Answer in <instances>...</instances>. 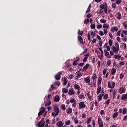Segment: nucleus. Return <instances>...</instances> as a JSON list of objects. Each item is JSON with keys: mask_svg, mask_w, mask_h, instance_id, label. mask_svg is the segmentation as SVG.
Instances as JSON below:
<instances>
[{"mask_svg": "<svg viewBox=\"0 0 127 127\" xmlns=\"http://www.w3.org/2000/svg\"><path fill=\"white\" fill-rule=\"evenodd\" d=\"M109 44L110 46H112V45H113V40H109Z\"/></svg>", "mask_w": 127, "mask_h": 127, "instance_id": "56", "label": "nucleus"}, {"mask_svg": "<svg viewBox=\"0 0 127 127\" xmlns=\"http://www.w3.org/2000/svg\"><path fill=\"white\" fill-rule=\"evenodd\" d=\"M122 2V0H116V4H120Z\"/></svg>", "mask_w": 127, "mask_h": 127, "instance_id": "59", "label": "nucleus"}, {"mask_svg": "<svg viewBox=\"0 0 127 127\" xmlns=\"http://www.w3.org/2000/svg\"><path fill=\"white\" fill-rule=\"evenodd\" d=\"M108 98H109V95H108V94H105L103 99L104 100H107Z\"/></svg>", "mask_w": 127, "mask_h": 127, "instance_id": "44", "label": "nucleus"}, {"mask_svg": "<svg viewBox=\"0 0 127 127\" xmlns=\"http://www.w3.org/2000/svg\"><path fill=\"white\" fill-rule=\"evenodd\" d=\"M115 46L116 47V48H120V45H119V43H115Z\"/></svg>", "mask_w": 127, "mask_h": 127, "instance_id": "60", "label": "nucleus"}, {"mask_svg": "<svg viewBox=\"0 0 127 127\" xmlns=\"http://www.w3.org/2000/svg\"><path fill=\"white\" fill-rule=\"evenodd\" d=\"M67 114H71L72 113V108H69L66 111Z\"/></svg>", "mask_w": 127, "mask_h": 127, "instance_id": "27", "label": "nucleus"}, {"mask_svg": "<svg viewBox=\"0 0 127 127\" xmlns=\"http://www.w3.org/2000/svg\"><path fill=\"white\" fill-rule=\"evenodd\" d=\"M87 97L89 101H91V100H92V96L90 95V91H88L87 93Z\"/></svg>", "mask_w": 127, "mask_h": 127, "instance_id": "30", "label": "nucleus"}, {"mask_svg": "<svg viewBox=\"0 0 127 127\" xmlns=\"http://www.w3.org/2000/svg\"><path fill=\"white\" fill-rule=\"evenodd\" d=\"M74 121L75 124H76V125H77V124H79V120H78V119L75 118L74 119Z\"/></svg>", "mask_w": 127, "mask_h": 127, "instance_id": "52", "label": "nucleus"}, {"mask_svg": "<svg viewBox=\"0 0 127 127\" xmlns=\"http://www.w3.org/2000/svg\"><path fill=\"white\" fill-rule=\"evenodd\" d=\"M90 27L91 29H95V28H96V25H95L94 24H91Z\"/></svg>", "mask_w": 127, "mask_h": 127, "instance_id": "47", "label": "nucleus"}, {"mask_svg": "<svg viewBox=\"0 0 127 127\" xmlns=\"http://www.w3.org/2000/svg\"><path fill=\"white\" fill-rule=\"evenodd\" d=\"M92 78L93 80V81H95V80L97 79V74L96 73H94L93 76H92Z\"/></svg>", "mask_w": 127, "mask_h": 127, "instance_id": "25", "label": "nucleus"}, {"mask_svg": "<svg viewBox=\"0 0 127 127\" xmlns=\"http://www.w3.org/2000/svg\"><path fill=\"white\" fill-rule=\"evenodd\" d=\"M87 37H88V39L89 40V41H92V39H91V34H90V33H88L87 34Z\"/></svg>", "mask_w": 127, "mask_h": 127, "instance_id": "32", "label": "nucleus"}, {"mask_svg": "<svg viewBox=\"0 0 127 127\" xmlns=\"http://www.w3.org/2000/svg\"><path fill=\"white\" fill-rule=\"evenodd\" d=\"M64 125V123L63 122H62V121H60L58 122V123L57 124V127H63Z\"/></svg>", "mask_w": 127, "mask_h": 127, "instance_id": "8", "label": "nucleus"}, {"mask_svg": "<svg viewBox=\"0 0 127 127\" xmlns=\"http://www.w3.org/2000/svg\"><path fill=\"white\" fill-rule=\"evenodd\" d=\"M107 68H104L103 70V75H106V74H107Z\"/></svg>", "mask_w": 127, "mask_h": 127, "instance_id": "49", "label": "nucleus"}, {"mask_svg": "<svg viewBox=\"0 0 127 127\" xmlns=\"http://www.w3.org/2000/svg\"><path fill=\"white\" fill-rule=\"evenodd\" d=\"M63 81H64V86H66V85H67V78L64 77V78Z\"/></svg>", "mask_w": 127, "mask_h": 127, "instance_id": "23", "label": "nucleus"}, {"mask_svg": "<svg viewBox=\"0 0 127 127\" xmlns=\"http://www.w3.org/2000/svg\"><path fill=\"white\" fill-rule=\"evenodd\" d=\"M99 45L100 46V47H102L103 45V41H99Z\"/></svg>", "mask_w": 127, "mask_h": 127, "instance_id": "57", "label": "nucleus"}, {"mask_svg": "<svg viewBox=\"0 0 127 127\" xmlns=\"http://www.w3.org/2000/svg\"><path fill=\"white\" fill-rule=\"evenodd\" d=\"M117 19H121L122 18V14L120 12L117 13Z\"/></svg>", "mask_w": 127, "mask_h": 127, "instance_id": "21", "label": "nucleus"}, {"mask_svg": "<svg viewBox=\"0 0 127 127\" xmlns=\"http://www.w3.org/2000/svg\"><path fill=\"white\" fill-rule=\"evenodd\" d=\"M70 102L71 104H73V103H75V102H76V101L75 100V99L72 98V99H70Z\"/></svg>", "mask_w": 127, "mask_h": 127, "instance_id": "55", "label": "nucleus"}, {"mask_svg": "<svg viewBox=\"0 0 127 127\" xmlns=\"http://www.w3.org/2000/svg\"><path fill=\"white\" fill-rule=\"evenodd\" d=\"M79 109H85L86 105L84 102H80L79 104Z\"/></svg>", "mask_w": 127, "mask_h": 127, "instance_id": "5", "label": "nucleus"}, {"mask_svg": "<svg viewBox=\"0 0 127 127\" xmlns=\"http://www.w3.org/2000/svg\"><path fill=\"white\" fill-rule=\"evenodd\" d=\"M124 76H125V75H124V74L120 73V79H123V78H124Z\"/></svg>", "mask_w": 127, "mask_h": 127, "instance_id": "61", "label": "nucleus"}, {"mask_svg": "<svg viewBox=\"0 0 127 127\" xmlns=\"http://www.w3.org/2000/svg\"><path fill=\"white\" fill-rule=\"evenodd\" d=\"M123 33H124V34H125V35H127V30L123 31Z\"/></svg>", "mask_w": 127, "mask_h": 127, "instance_id": "64", "label": "nucleus"}, {"mask_svg": "<svg viewBox=\"0 0 127 127\" xmlns=\"http://www.w3.org/2000/svg\"><path fill=\"white\" fill-rule=\"evenodd\" d=\"M74 89H76V90H80V85L78 84H74Z\"/></svg>", "mask_w": 127, "mask_h": 127, "instance_id": "29", "label": "nucleus"}, {"mask_svg": "<svg viewBox=\"0 0 127 127\" xmlns=\"http://www.w3.org/2000/svg\"><path fill=\"white\" fill-rule=\"evenodd\" d=\"M101 89H102V87H101V86H99L97 88V95H99V94H100V93H101Z\"/></svg>", "mask_w": 127, "mask_h": 127, "instance_id": "28", "label": "nucleus"}, {"mask_svg": "<svg viewBox=\"0 0 127 127\" xmlns=\"http://www.w3.org/2000/svg\"><path fill=\"white\" fill-rule=\"evenodd\" d=\"M70 124H71V121H70V120H68L65 123V125L66 126H69V125H70Z\"/></svg>", "mask_w": 127, "mask_h": 127, "instance_id": "46", "label": "nucleus"}, {"mask_svg": "<svg viewBox=\"0 0 127 127\" xmlns=\"http://www.w3.org/2000/svg\"><path fill=\"white\" fill-rule=\"evenodd\" d=\"M91 35H92L93 38H94V37H96V33H94V31H91Z\"/></svg>", "mask_w": 127, "mask_h": 127, "instance_id": "38", "label": "nucleus"}, {"mask_svg": "<svg viewBox=\"0 0 127 127\" xmlns=\"http://www.w3.org/2000/svg\"><path fill=\"white\" fill-rule=\"evenodd\" d=\"M54 101H55V102H59V101H60V98L59 97V96L58 95H56L55 97Z\"/></svg>", "mask_w": 127, "mask_h": 127, "instance_id": "18", "label": "nucleus"}, {"mask_svg": "<svg viewBox=\"0 0 127 127\" xmlns=\"http://www.w3.org/2000/svg\"><path fill=\"white\" fill-rule=\"evenodd\" d=\"M91 121H92V117H89V118L87 119V121H86V124H87V125H89V124H90V123H91Z\"/></svg>", "mask_w": 127, "mask_h": 127, "instance_id": "31", "label": "nucleus"}, {"mask_svg": "<svg viewBox=\"0 0 127 127\" xmlns=\"http://www.w3.org/2000/svg\"><path fill=\"white\" fill-rule=\"evenodd\" d=\"M119 91L120 94H123V93H125V92H126V90H125V88L121 87L119 89Z\"/></svg>", "mask_w": 127, "mask_h": 127, "instance_id": "14", "label": "nucleus"}, {"mask_svg": "<svg viewBox=\"0 0 127 127\" xmlns=\"http://www.w3.org/2000/svg\"><path fill=\"white\" fill-rule=\"evenodd\" d=\"M61 74H62V72L61 71L59 72L55 76V78L56 79V80H59L61 79Z\"/></svg>", "mask_w": 127, "mask_h": 127, "instance_id": "3", "label": "nucleus"}, {"mask_svg": "<svg viewBox=\"0 0 127 127\" xmlns=\"http://www.w3.org/2000/svg\"><path fill=\"white\" fill-rule=\"evenodd\" d=\"M75 94V91L73 90V89H69L68 90V95H74Z\"/></svg>", "mask_w": 127, "mask_h": 127, "instance_id": "13", "label": "nucleus"}, {"mask_svg": "<svg viewBox=\"0 0 127 127\" xmlns=\"http://www.w3.org/2000/svg\"><path fill=\"white\" fill-rule=\"evenodd\" d=\"M89 64H87L83 68L82 72H84V71H86V70H87V69L89 68Z\"/></svg>", "mask_w": 127, "mask_h": 127, "instance_id": "17", "label": "nucleus"}, {"mask_svg": "<svg viewBox=\"0 0 127 127\" xmlns=\"http://www.w3.org/2000/svg\"><path fill=\"white\" fill-rule=\"evenodd\" d=\"M100 22L101 23H106V22H107V20H106L105 19H100Z\"/></svg>", "mask_w": 127, "mask_h": 127, "instance_id": "42", "label": "nucleus"}, {"mask_svg": "<svg viewBox=\"0 0 127 127\" xmlns=\"http://www.w3.org/2000/svg\"><path fill=\"white\" fill-rule=\"evenodd\" d=\"M118 112H116L114 114L113 118L116 119V118H117V117H118Z\"/></svg>", "mask_w": 127, "mask_h": 127, "instance_id": "43", "label": "nucleus"}, {"mask_svg": "<svg viewBox=\"0 0 127 127\" xmlns=\"http://www.w3.org/2000/svg\"><path fill=\"white\" fill-rule=\"evenodd\" d=\"M89 22H90V20L88 19V18H87L85 20L84 23V24H88Z\"/></svg>", "mask_w": 127, "mask_h": 127, "instance_id": "39", "label": "nucleus"}, {"mask_svg": "<svg viewBox=\"0 0 127 127\" xmlns=\"http://www.w3.org/2000/svg\"><path fill=\"white\" fill-rule=\"evenodd\" d=\"M84 81L85 83H86L87 84H89L90 83V76H88L87 77H85L84 78Z\"/></svg>", "mask_w": 127, "mask_h": 127, "instance_id": "9", "label": "nucleus"}, {"mask_svg": "<svg viewBox=\"0 0 127 127\" xmlns=\"http://www.w3.org/2000/svg\"><path fill=\"white\" fill-rule=\"evenodd\" d=\"M103 31H104V34L105 35H107V34H108V29H104V30H103Z\"/></svg>", "mask_w": 127, "mask_h": 127, "instance_id": "53", "label": "nucleus"}, {"mask_svg": "<svg viewBox=\"0 0 127 127\" xmlns=\"http://www.w3.org/2000/svg\"><path fill=\"white\" fill-rule=\"evenodd\" d=\"M121 57H122V56H121L120 54L114 55V58L115 59H120Z\"/></svg>", "mask_w": 127, "mask_h": 127, "instance_id": "24", "label": "nucleus"}, {"mask_svg": "<svg viewBox=\"0 0 127 127\" xmlns=\"http://www.w3.org/2000/svg\"><path fill=\"white\" fill-rule=\"evenodd\" d=\"M53 111L55 112L52 113V116L54 117V118H56V117H57V116L59 115L60 112V110H59V106L56 104L54 105Z\"/></svg>", "mask_w": 127, "mask_h": 127, "instance_id": "2", "label": "nucleus"}, {"mask_svg": "<svg viewBox=\"0 0 127 127\" xmlns=\"http://www.w3.org/2000/svg\"><path fill=\"white\" fill-rule=\"evenodd\" d=\"M84 33V32L83 31H81V30H78V34L79 35H81V36H83V34Z\"/></svg>", "mask_w": 127, "mask_h": 127, "instance_id": "37", "label": "nucleus"}, {"mask_svg": "<svg viewBox=\"0 0 127 127\" xmlns=\"http://www.w3.org/2000/svg\"><path fill=\"white\" fill-rule=\"evenodd\" d=\"M123 26H124V28H127V22H123Z\"/></svg>", "mask_w": 127, "mask_h": 127, "instance_id": "54", "label": "nucleus"}, {"mask_svg": "<svg viewBox=\"0 0 127 127\" xmlns=\"http://www.w3.org/2000/svg\"><path fill=\"white\" fill-rule=\"evenodd\" d=\"M38 125L39 126V127H44V126H45V122L43 121V123L41 124V121H40L38 122Z\"/></svg>", "mask_w": 127, "mask_h": 127, "instance_id": "15", "label": "nucleus"}, {"mask_svg": "<svg viewBox=\"0 0 127 127\" xmlns=\"http://www.w3.org/2000/svg\"><path fill=\"white\" fill-rule=\"evenodd\" d=\"M108 88H109L110 89H113L112 88V83L111 82V81H109L108 83Z\"/></svg>", "mask_w": 127, "mask_h": 127, "instance_id": "36", "label": "nucleus"}, {"mask_svg": "<svg viewBox=\"0 0 127 127\" xmlns=\"http://www.w3.org/2000/svg\"><path fill=\"white\" fill-rule=\"evenodd\" d=\"M99 34L101 36H104V32H103V31H100Z\"/></svg>", "mask_w": 127, "mask_h": 127, "instance_id": "58", "label": "nucleus"}, {"mask_svg": "<svg viewBox=\"0 0 127 127\" xmlns=\"http://www.w3.org/2000/svg\"><path fill=\"white\" fill-rule=\"evenodd\" d=\"M112 64V62L111 61V60H109L107 61V65L108 66H110Z\"/></svg>", "mask_w": 127, "mask_h": 127, "instance_id": "50", "label": "nucleus"}, {"mask_svg": "<svg viewBox=\"0 0 127 127\" xmlns=\"http://www.w3.org/2000/svg\"><path fill=\"white\" fill-rule=\"evenodd\" d=\"M116 72H117V69L115 68H113L111 70L112 74L115 75L116 74Z\"/></svg>", "mask_w": 127, "mask_h": 127, "instance_id": "22", "label": "nucleus"}, {"mask_svg": "<svg viewBox=\"0 0 127 127\" xmlns=\"http://www.w3.org/2000/svg\"><path fill=\"white\" fill-rule=\"evenodd\" d=\"M112 49L113 51V52L114 53H116V54H118L119 51H120V48H116L114 46H112Z\"/></svg>", "mask_w": 127, "mask_h": 127, "instance_id": "6", "label": "nucleus"}, {"mask_svg": "<svg viewBox=\"0 0 127 127\" xmlns=\"http://www.w3.org/2000/svg\"><path fill=\"white\" fill-rule=\"evenodd\" d=\"M75 74L77 76H78V77L79 78H80V77L82 76V73L80 71H77Z\"/></svg>", "mask_w": 127, "mask_h": 127, "instance_id": "26", "label": "nucleus"}, {"mask_svg": "<svg viewBox=\"0 0 127 127\" xmlns=\"http://www.w3.org/2000/svg\"><path fill=\"white\" fill-rule=\"evenodd\" d=\"M98 83H97V85L98 86H100V85H101V83H102V77H99L98 78Z\"/></svg>", "mask_w": 127, "mask_h": 127, "instance_id": "20", "label": "nucleus"}, {"mask_svg": "<svg viewBox=\"0 0 127 127\" xmlns=\"http://www.w3.org/2000/svg\"><path fill=\"white\" fill-rule=\"evenodd\" d=\"M104 53L105 54V56H106V57H107V58H111L112 57L110 55V54L109 53V52H108V51H107V50H104Z\"/></svg>", "mask_w": 127, "mask_h": 127, "instance_id": "10", "label": "nucleus"}, {"mask_svg": "<svg viewBox=\"0 0 127 127\" xmlns=\"http://www.w3.org/2000/svg\"><path fill=\"white\" fill-rule=\"evenodd\" d=\"M98 121L99 125H104V123H103L102 118H101L100 117H98Z\"/></svg>", "mask_w": 127, "mask_h": 127, "instance_id": "19", "label": "nucleus"}, {"mask_svg": "<svg viewBox=\"0 0 127 127\" xmlns=\"http://www.w3.org/2000/svg\"><path fill=\"white\" fill-rule=\"evenodd\" d=\"M103 28H106V29H109V25H108V24H107V23H105V24H103Z\"/></svg>", "mask_w": 127, "mask_h": 127, "instance_id": "33", "label": "nucleus"}, {"mask_svg": "<svg viewBox=\"0 0 127 127\" xmlns=\"http://www.w3.org/2000/svg\"><path fill=\"white\" fill-rule=\"evenodd\" d=\"M51 104H52V102H51V101H50L49 102H48L47 103H46L45 104V107H47L48 106H49L50 105H51Z\"/></svg>", "mask_w": 127, "mask_h": 127, "instance_id": "40", "label": "nucleus"}, {"mask_svg": "<svg viewBox=\"0 0 127 127\" xmlns=\"http://www.w3.org/2000/svg\"><path fill=\"white\" fill-rule=\"evenodd\" d=\"M61 109L63 111H65L66 110V106H65V104L62 105Z\"/></svg>", "mask_w": 127, "mask_h": 127, "instance_id": "41", "label": "nucleus"}, {"mask_svg": "<svg viewBox=\"0 0 127 127\" xmlns=\"http://www.w3.org/2000/svg\"><path fill=\"white\" fill-rule=\"evenodd\" d=\"M89 54H87L84 55V58L83 59V62L84 63H86L87 62V60L88 59V57H89Z\"/></svg>", "mask_w": 127, "mask_h": 127, "instance_id": "12", "label": "nucleus"}, {"mask_svg": "<svg viewBox=\"0 0 127 127\" xmlns=\"http://www.w3.org/2000/svg\"><path fill=\"white\" fill-rule=\"evenodd\" d=\"M100 9L99 11V14H103L104 10L105 13H108V4L104 2L102 4L99 6ZM104 9V10H103Z\"/></svg>", "mask_w": 127, "mask_h": 127, "instance_id": "1", "label": "nucleus"}, {"mask_svg": "<svg viewBox=\"0 0 127 127\" xmlns=\"http://www.w3.org/2000/svg\"><path fill=\"white\" fill-rule=\"evenodd\" d=\"M40 110H40V112L38 113L39 117L42 116V114H43V113H45V107H41Z\"/></svg>", "mask_w": 127, "mask_h": 127, "instance_id": "4", "label": "nucleus"}, {"mask_svg": "<svg viewBox=\"0 0 127 127\" xmlns=\"http://www.w3.org/2000/svg\"><path fill=\"white\" fill-rule=\"evenodd\" d=\"M79 99H84L85 98V96L84 94H80L79 96Z\"/></svg>", "mask_w": 127, "mask_h": 127, "instance_id": "51", "label": "nucleus"}, {"mask_svg": "<svg viewBox=\"0 0 127 127\" xmlns=\"http://www.w3.org/2000/svg\"><path fill=\"white\" fill-rule=\"evenodd\" d=\"M77 39L80 43H82V44H84L85 43V42H84L83 38H82V37H81L80 36H78L77 37Z\"/></svg>", "mask_w": 127, "mask_h": 127, "instance_id": "7", "label": "nucleus"}, {"mask_svg": "<svg viewBox=\"0 0 127 127\" xmlns=\"http://www.w3.org/2000/svg\"><path fill=\"white\" fill-rule=\"evenodd\" d=\"M63 93H64V94H67V93H68V89L65 88H63Z\"/></svg>", "mask_w": 127, "mask_h": 127, "instance_id": "34", "label": "nucleus"}, {"mask_svg": "<svg viewBox=\"0 0 127 127\" xmlns=\"http://www.w3.org/2000/svg\"><path fill=\"white\" fill-rule=\"evenodd\" d=\"M117 6V4H116V3H113L112 4V7L113 8H116V7Z\"/></svg>", "mask_w": 127, "mask_h": 127, "instance_id": "62", "label": "nucleus"}, {"mask_svg": "<svg viewBox=\"0 0 127 127\" xmlns=\"http://www.w3.org/2000/svg\"><path fill=\"white\" fill-rule=\"evenodd\" d=\"M103 96L101 94H100L98 97V101H101L102 100Z\"/></svg>", "mask_w": 127, "mask_h": 127, "instance_id": "48", "label": "nucleus"}, {"mask_svg": "<svg viewBox=\"0 0 127 127\" xmlns=\"http://www.w3.org/2000/svg\"><path fill=\"white\" fill-rule=\"evenodd\" d=\"M69 78L70 80H71V79H73V78H74V75L70 74Z\"/></svg>", "mask_w": 127, "mask_h": 127, "instance_id": "63", "label": "nucleus"}, {"mask_svg": "<svg viewBox=\"0 0 127 127\" xmlns=\"http://www.w3.org/2000/svg\"><path fill=\"white\" fill-rule=\"evenodd\" d=\"M54 84L56 86H58V87H59V86H60V81H55L54 83Z\"/></svg>", "mask_w": 127, "mask_h": 127, "instance_id": "35", "label": "nucleus"}, {"mask_svg": "<svg viewBox=\"0 0 127 127\" xmlns=\"http://www.w3.org/2000/svg\"><path fill=\"white\" fill-rule=\"evenodd\" d=\"M121 100L123 101H125V100H127V93L126 94H124L122 95L121 97Z\"/></svg>", "mask_w": 127, "mask_h": 127, "instance_id": "11", "label": "nucleus"}, {"mask_svg": "<svg viewBox=\"0 0 127 127\" xmlns=\"http://www.w3.org/2000/svg\"><path fill=\"white\" fill-rule=\"evenodd\" d=\"M127 113V109L124 108L123 109V111H122L123 115H126Z\"/></svg>", "mask_w": 127, "mask_h": 127, "instance_id": "45", "label": "nucleus"}, {"mask_svg": "<svg viewBox=\"0 0 127 127\" xmlns=\"http://www.w3.org/2000/svg\"><path fill=\"white\" fill-rule=\"evenodd\" d=\"M118 30H119V28L117 26L113 27L111 28L112 32H115V31H118Z\"/></svg>", "mask_w": 127, "mask_h": 127, "instance_id": "16", "label": "nucleus"}]
</instances>
